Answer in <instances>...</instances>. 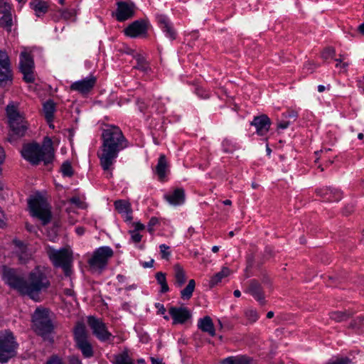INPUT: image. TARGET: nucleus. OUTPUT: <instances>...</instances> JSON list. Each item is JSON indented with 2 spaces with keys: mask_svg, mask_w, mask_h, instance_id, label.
<instances>
[{
  "mask_svg": "<svg viewBox=\"0 0 364 364\" xmlns=\"http://www.w3.org/2000/svg\"><path fill=\"white\" fill-rule=\"evenodd\" d=\"M96 83V78L93 76L85 77L81 80L75 81L71 84L70 89L82 95L90 92Z\"/></svg>",
  "mask_w": 364,
  "mask_h": 364,
  "instance_id": "17",
  "label": "nucleus"
},
{
  "mask_svg": "<svg viewBox=\"0 0 364 364\" xmlns=\"http://www.w3.org/2000/svg\"><path fill=\"white\" fill-rule=\"evenodd\" d=\"M329 316L331 319L336 322L346 321L350 317V314L343 311H333L330 313Z\"/></svg>",
  "mask_w": 364,
  "mask_h": 364,
  "instance_id": "38",
  "label": "nucleus"
},
{
  "mask_svg": "<svg viewBox=\"0 0 364 364\" xmlns=\"http://www.w3.org/2000/svg\"><path fill=\"white\" fill-rule=\"evenodd\" d=\"M151 363L152 364H163L160 360L156 359L154 358H151Z\"/></svg>",
  "mask_w": 364,
  "mask_h": 364,
  "instance_id": "60",
  "label": "nucleus"
},
{
  "mask_svg": "<svg viewBox=\"0 0 364 364\" xmlns=\"http://www.w3.org/2000/svg\"><path fill=\"white\" fill-rule=\"evenodd\" d=\"M74 337L77 347L81 350L85 358L93 355V348L87 339V333L83 324H78L74 330Z\"/></svg>",
  "mask_w": 364,
  "mask_h": 364,
  "instance_id": "10",
  "label": "nucleus"
},
{
  "mask_svg": "<svg viewBox=\"0 0 364 364\" xmlns=\"http://www.w3.org/2000/svg\"><path fill=\"white\" fill-rule=\"evenodd\" d=\"M3 277L5 283L11 288L21 294L29 296L33 299L50 286L46 270L41 266H37L31 271L27 279L16 269L11 268L4 270Z\"/></svg>",
  "mask_w": 364,
  "mask_h": 364,
  "instance_id": "2",
  "label": "nucleus"
},
{
  "mask_svg": "<svg viewBox=\"0 0 364 364\" xmlns=\"http://www.w3.org/2000/svg\"><path fill=\"white\" fill-rule=\"evenodd\" d=\"M70 202L73 204L78 205L80 202V200L77 197H73L72 198H70Z\"/></svg>",
  "mask_w": 364,
  "mask_h": 364,
  "instance_id": "59",
  "label": "nucleus"
},
{
  "mask_svg": "<svg viewBox=\"0 0 364 364\" xmlns=\"http://www.w3.org/2000/svg\"><path fill=\"white\" fill-rule=\"evenodd\" d=\"M358 31L360 33L364 35V22L358 26Z\"/></svg>",
  "mask_w": 364,
  "mask_h": 364,
  "instance_id": "62",
  "label": "nucleus"
},
{
  "mask_svg": "<svg viewBox=\"0 0 364 364\" xmlns=\"http://www.w3.org/2000/svg\"><path fill=\"white\" fill-rule=\"evenodd\" d=\"M160 254L162 259L168 260L171 256L170 247L162 244L159 245Z\"/></svg>",
  "mask_w": 364,
  "mask_h": 364,
  "instance_id": "40",
  "label": "nucleus"
},
{
  "mask_svg": "<svg viewBox=\"0 0 364 364\" xmlns=\"http://www.w3.org/2000/svg\"><path fill=\"white\" fill-rule=\"evenodd\" d=\"M326 90V87L324 85H319L318 86V91L319 92H323L324 90Z\"/></svg>",
  "mask_w": 364,
  "mask_h": 364,
  "instance_id": "63",
  "label": "nucleus"
},
{
  "mask_svg": "<svg viewBox=\"0 0 364 364\" xmlns=\"http://www.w3.org/2000/svg\"><path fill=\"white\" fill-rule=\"evenodd\" d=\"M245 293L251 295L260 304L264 305L266 303L264 293L259 282L257 279H250L247 282Z\"/></svg>",
  "mask_w": 364,
  "mask_h": 364,
  "instance_id": "14",
  "label": "nucleus"
},
{
  "mask_svg": "<svg viewBox=\"0 0 364 364\" xmlns=\"http://www.w3.org/2000/svg\"><path fill=\"white\" fill-rule=\"evenodd\" d=\"M48 256L55 267H61L66 276L70 274L72 255L65 248L58 250L49 247L47 251Z\"/></svg>",
  "mask_w": 364,
  "mask_h": 364,
  "instance_id": "9",
  "label": "nucleus"
},
{
  "mask_svg": "<svg viewBox=\"0 0 364 364\" xmlns=\"http://www.w3.org/2000/svg\"><path fill=\"white\" fill-rule=\"evenodd\" d=\"M43 364H64L63 360L56 355H51Z\"/></svg>",
  "mask_w": 364,
  "mask_h": 364,
  "instance_id": "45",
  "label": "nucleus"
},
{
  "mask_svg": "<svg viewBox=\"0 0 364 364\" xmlns=\"http://www.w3.org/2000/svg\"><path fill=\"white\" fill-rule=\"evenodd\" d=\"M168 170V163L165 155H160L158 163L156 166V173L157 174L159 179L161 181L164 180Z\"/></svg>",
  "mask_w": 364,
  "mask_h": 364,
  "instance_id": "27",
  "label": "nucleus"
},
{
  "mask_svg": "<svg viewBox=\"0 0 364 364\" xmlns=\"http://www.w3.org/2000/svg\"><path fill=\"white\" fill-rule=\"evenodd\" d=\"M114 255L113 250L109 246L97 248L88 260V264L92 271L101 273L107 266L108 261Z\"/></svg>",
  "mask_w": 364,
  "mask_h": 364,
  "instance_id": "7",
  "label": "nucleus"
},
{
  "mask_svg": "<svg viewBox=\"0 0 364 364\" xmlns=\"http://www.w3.org/2000/svg\"><path fill=\"white\" fill-rule=\"evenodd\" d=\"M117 279L118 282L120 283H124L127 280V277L122 274H118L117 276Z\"/></svg>",
  "mask_w": 364,
  "mask_h": 364,
  "instance_id": "58",
  "label": "nucleus"
},
{
  "mask_svg": "<svg viewBox=\"0 0 364 364\" xmlns=\"http://www.w3.org/2000/svg\"><path fill=\"white\" fill-rule=\"evenodd\" d=\"M88 324L96 338L102 342H112L114 336L107 330L106 324L102 320L93 316L88 317Z\"/></svg>",
  "mask_w": 364,
  "mask_h": 364,
  "instance_id": "11",
  "label": "nucleus"
},
{
  "mask_svg": "<svg viewBox=\"0 0 364 364\" xmlns=\"http://www.w3.org/2000/svg\"><path fill=\"white\" fill-rule=\"evenodd\" d=\"M223 150L225 153H232L237 149V144L230 139H225L222 142Z\"/></svg>",
  "mask_w": 364,
  "mask_h": 364,
  "instance_id": "37",
  "label": "nucleus"
},
{
  "mask_svg": "<svg viewBox=\"0 0 364 364\" xmlns=\"http://www.w3.org/2000/svg\"><path fill=\"white\" fill-rule=\"evenodd\" d=\"M262 282L264 284H267L270 282V279L267 277L264 276Z\"/></svg>",
  "mask_w": 364,
  "mask_h": 364,
  "instance_id": "61",
  "label": "nucleus"
},
{
  "mask_svg": "<svg viewBox=\"0 0 364 364\" xmlns=\"http://www.w3.org/2000/svg\"><path fill=\"white\" fill-rule=\"evenodd\" d=\"M134 225V229L133 230H136L137 232H139V230H142L145 228V226L141 223H135Z\"/></svg>",
  "mask_w": 364,
  "mask_h": 364,
  "instance_id": "55",
  "label": "nucleus"
},
{
  "mask_svg": "<svg viewBox=\"0 0 364 364\" xmlns=\"http://www.w3.org/2000/svg\"><path fill=\"white\" fill-rule=\"evenodd\" d=\"M316 193L326 202H338L343 197V193L340 190L331 187L316 189Z\"/></svg>",
  "mask_w": 364,
  "mask_h": 364,
  "instance_id": "19",
  "label": "nucleus"
},
{
  "mask_svg": "<svg viewBox=\"0 0 364 364\" xmlns=\"http://www.w3.org/2000/svg\"><path fill=\"white\" fill-rule=\"evenodd\" d=\"M360 325H364V316H358L350 323V326L353 328Z\"/></svg>",
  "mask_w": 364,
  "mask_h": 364,
  "instance_id": "50",
  "label": "nucleus"
},
{
  "mask_svg": "<svg viewBox=\"0 0 364 364\" xmlns=\"http://www.w3.org/2000/svg\"><path fill=\"white\" fill-rule=\"evenodd\" d=\"M156 18L159 28L164 33L165 36L172 41L175 40L177 33L170 19L164 14L156 15Z\"/></svg>",
  "mask_w": 364,
  "mask_h": 364,
  "instance_id": "18",
  "label": "nucleus"
},
{
  "mask_svg": "<svg viewBox=\"0 0 364 364\" xmlns=\"http://www.w3.org/2000/svg\"><path fill=\"white\" fill-rule=\"evenodd\" d=\"M117 5V9L114 16L118 21H124L134 16L135 7L133 4H129L125 1H119Z\"/></svg>",
  "mask_w": 364,
  "mask_h": 364,
  "instance_id": "16",
  "label": "nucleus"
},
{
  "mask_svg": "<svg viewBox=\"0 0 364 364\" xmlns=\"http://www.w3.org/2000/svg\"><path fill=\"white\" fill-rule=\"evenodd\" d=\"M174 271V284L177 287H181L186 282V276L185 271L179 264H176L173 266Z\"/></svg>",
  "mask_w": 364,
  "mask_h": 364,
  "instance_id": "29",
  "label": "nucleus"
},
{
  "mask_svg": "<svg viewBox=\"0 0 364 364\" xmlns=\"http://www.w3.org/2000/svg\"><path fill=\"white\" fill-rule=\"evenodd\" d=\"M18 344L10 330L0 331V363H6L17 353Z\"/></svg>",
  "mask_w": 364,
  "mask_h": 364,
  "instance_id": "6",
  "label": "nucleus"
},
{
  "mask_svg": "<svg viewBox=\"0 0 364 364\" xmlns=\"http://www.w3.org/2000/svg\"><path fill=\"white\" fill-rule=\"evenodd\" d=\"M69 364H82L78 357L71 356L69 359Z\"/></svg>",
  "mask_w": 364,
  "mask_h": 364,
  "instance_id": "53",
  "label": "nucleus"
},
{
  "mask_svg": "<svg viewBox=\"0 0 364 364\" xmlns=\"http://www.w3.org/2000/svg\"><path fill=\"white\" fill-rule=\"evenodd\" d=\"M0 14L2 16L0 18V28L6 29L7 32H11L14 25L12 14L11 12V5L9 2L5 0V7L1 9Z\"/></svg>",
  "mask_w": 364,
  "mask_h": 364,
  "instance_id": "22",
  "label": "nucleus"
},
{
  "mask_svg": "<svg viewBox=\"0 0 364 364\" xmlns=\"http://www.w3.org/2000/svg\"><path fill=\"white\" fill-rule=\"evenodd\" d=\"M29 5L38 17L43 16L48 9L47 3L42 0H32Z\"/></svg>",
  "mask_w": 364,
  "mask_h": 364,
  "instance_id": "28",
  "label": "nucleus"
},
{
  "mask_svg": "<svg viewBox=\"0 0 364 364\" xmlns=\"http://www.w3.org/2000/svg\"><path fill=\"white\" fill-rule=\"evenodd\" d=\"M335 55V49L332 47H328L323 50L321 56L324 60L331 58Z\"/></svg>",
  "mask_w": 364,
  "mask_h": 364,
  "instance_id": "42",
  "label": "nucleus"
},
{
  "mask_svg": "<svg viewBox=\"0 0 364 364\" xmlns=\"http://www.w3.org/2000/svg\"><path fill=\"white\" fill-rule=\"evenodd\" d=\"M21 152L23 159L33 165H38L41 161L48 165L54 159L53 141L48 136L44 138L41 146L37 143L27 144L23 145Z\"/></svg>",
  "mask_w": 364,
  "mask_h": 364,
  "instance_id": "3",
  "label": "nucleus"
},
{
  "mask_svg": "<svg viewBox=\"0 0 364 364\" xmlns=\"http://www.w3.org/2000/svg\"><path fill=\"white\" fill-rule=\"evenodd\" d=\"M147 25L144 21L137 20L129 25L124 33L127 36L136 38L146 33Z\"/></svg>",
  "mask_w": 364,
  "mask_h": 364,
  "instance_id": "21",
  "label": "nucleus"
},
{
  "mask_svg": "<svg viewBox=\"0 0 364 364\" xmlns=\"http://www.w3.org/2000/svg\"><path fill=\"white\" fill-rule=\"evenodd\" d=\"M230 273L228 267H223V269L214 274L209 281V286L210 288L218 284L223 278L227 277Z\"/></svg>",
  "mask_w": 364,
  "mask_h": 364,
  "instance_id": "31",
  "label": "nucleus"
},
{
  "mask_svg": "<svg viewBox=\"0 0 364 364\" xmlns=\"http://www.w3.org/2000/svg\"><path fill=\"white\" fill-rule=\"evenodd\" d=\"M159 219L156 217H152L149 221V223H148V225H147V229H148V231L150 232V233H153L154 232V226L156 225L157 224H159Z\"/></svg>",
  "mask_w": 364,
  "mask_h": 364,
  "instance_id": "46",
  "label": "nucleus"
},
{
  "mask_svg": "<svg viewBox=\"0 0 364 364\" xmlns=\"http://www.w3.org/2000/svg\"><path fill=\"white\" fill-rule=\"evenodd\" d=\"M6 111L10 128L7 141L14 144L25 136L28 129V122L14 105H8Z\"/></svg>",
  "mask_w": 364,
  "mask_h": 364,
  "instance_id": "4",
  "label": "nucleus"
},
{
  "mask_svg": "<svg viewBox=\"0 0 364 364\" xmlns=\"http://www.w3.org/2000/svg\"><path fill=\"white\" fill-rule=\"evenodd\" d=\"M34 331L45 337L53 330V325L49 317V311L45 309H36L32 317Z\"/></svg>",
  "mask_w": 364,
  "mask_h": 364,
  "instance_id": "8",
  "label": "nucleus"
},
{
  "mask_svg": "<svg viewBox=\"0 0 364 364\" xmlns=\"http://www.w3.org/2000/svg\"><path fill=\"white\" fill-rule=\"evenodd\" d=\"M250 124L255 127L256 132L258 135L264 136L269 130L271 126V120L266 114L256 116L250 122Z\"/></svg>",
  "mask_w": 364,
  "mask_h": 364,
  "instance_id": "20",
  "label": "nucleus"
},
{
  "mask_svg": "<svg viewBox=\"0 0 364 364\" xmlns=\"http://www.w3.org/2000/svg\"><path fill=\"white\" fill-rule=\"evenodd\" d=\"M351 360L348 358H338L335 360H329L326 364H350Z\"/></svg>",
  "mask_w": 364,
  "mask_h": 364,
  "instance_id": "44",
  "label": "nucleus"
},
{
  "mask_svg": "<svg viewBox=\"0 0 364 364\" xmlns=\"http://www.w3.org/2000/svg\"><path fill=\"white\" fill-rule=\"evenodd\" d=\"M252 358L247 355L229 356L223 359L220 364H252Z\"/></svg>",
  "mask_w": 364,
  "mask_h": 364,
  "instance_id": "25",
  "label": "nucleus"
},
{
  "mask_svg": "<svg viewBox=\"0 0 364 364\" xmlns=\"http://www.w3.org/2000/svg\"><path fill=\"white\" fill-rule=\"evenodd\" d=\"M185 197V191L183 188H176L164 195L166 200L174 206L183 204Z\"/></svg>",
  "mask_w": 364,
  "mask_h": 364,
  "instance_id": "23",
  "label": "nucleus"
},
{
  "mask_svg": "<svg viewBox=\"0 0 364 364\" xmlns=\"http://www.w3.org/2000/svg\"><path fill=\"white\" fill-rule=\"evenodd\" d=\"M136 62V65L134 66L135 69L139 70L142 72L146 73L150 70L149 64L146 59L141 55H138L135 57Z\"/></svg>",
  "mask_w": 364,
  "mask_h": 364,
  "instance_id": "35",
  "label": "nucleus"
},
{
  "mask_svg": "<svg viewBox=\"0 0 364 364\" xmlns=\"http://www.w3.org/2000/svg\"><path fill=\"white\" fill-rule=\"evenodd\" d=\"M290 123V121L285 120L284 119V120L280 121L277 123V128L281 129H287L289 126Z\"/></svg>",
  "mask_w": 364,
  "mask_h": 364,
  "instance_id": "51",
  "label": "nucleus"
},
{
  "mask_svg": "<svg viewBox=\"0 0 364 364\" xmlns=\"http://www.w3.org/2000/svg\"><path fill=\"white\" fill-rule=\"evenodd\" d=\"M154 262V259H151L149 262H143L142 266L144 268H150V267H153Z\"/></svg>",
  "mask_w": 364,
  "mask_h": 364,
  "instance_id": "56",
  "label": "nucleus"
},
{
  "mask_svg": "<svg viewBox=\"0 0 364 364\" xmlns=\"http://www.w3.org/2000/svg\"><path fill=\"white\" fill-rule=\"evenodd\" d=\"M343 58H336L335 60V61L336 62V67L340 68L343 71H346L349 64L346 62H343Z\"/></svg>",
  "mask_w": 364,
  "mask_h": 364,
  "instance_id": "49",
  "label": "nucleus"
},
{
  "mask_svg": "<svg viewBox=\"0 0 364 364\" xmlns=\"http://www.w3.org/2000/svg\"><path fill=\"white\" fill-rule=\"evenodd\" d=\"M102 144L97 151L100 165L107 178L113 177L114 164L119 153L129 146V141L121 129L115 125L105 124L101 134Z\"/></svg>",
  "mask_w": 364,
  "mask_h": 364,
  "instance_id": "1",
  "label": "nucleus"
},
{
  "mask_svg": "<svg viewBox=\"0 0 364 364\" xmlns=\"http://www.w3.org/2000/svg\"><path fill=\"white\" fill-rule=\"evenodd\" d=\"M357 85L361 92L364 94V75L357 80Z\"/></svg>",
  "mask_w": 364,
  "mask_h": 364,
  "instance_id": "52",
  "label": "nucleus"
},
{
  "mask_svg": "<svg viewBox=\"0 0 364 364\" xmlns=\"http://www.w3.org/2000/svg\"><path fill=\"white\" fill-rule=\"evenodd\" d=\"M233 294H234V296H235V297H237V298H238V297H240V296H241V292H240V290L236 289V290H235V291H234Z\"/></svg>",
  "mask_w": 364,
  "mask_h": 364,
  "instance_id": "64",
  "label": "nucleus"
},
{
  "mask_svg": "<svg viewBox=\"0 0 364 364\" xmlns=\"http://www.w3.org/2000/svg\"><path fill=\"white\" fill-rule=\"evenodd\" d=\"M196 282L194 279H190L187 286L181 291V297L183 300H188L191 298L195 289Z\"/></svg>",
  "mask_w": 364,
  "mask_h": 364,
  "instance_id": "33",
  "label": "nucleus"
},
{
  "mask_svg": "<svg viewBox=\"0 0 364 364\" xmlns=\"http://www.w3.org/2000/svg\"><path fill=\"white\" fill-rule=\"evenodd\" d=\"M19 69L23 75V80L25 82L28 83L34 82V61L31 53L26 51L21 53L19 57Z\"/></svg>",
  "mask_w": 364,
  "mask_h": 364,
  "instance_id": "12",
  "label": "nucleus"
},
{
  "mask_svg": "<svg viewBox=\"0 0 364 364\" xmlns=\"http://www.w3.org/2000/svg\"><path fill=\"white\" fill-rule=\"evenodd\" d=\"M156 279L159 284L161 285V293H166L169 291L168 285L166 282V274L161 272H159L156 274Z\"/></svg>",
  "mask_w": 364,
  "mask_h": 364,
  "instance_id": "36",
  "label": "nucleus"
},
{
  "mask_svg": "<svg viewBox=\"0 0 364 364\" xmlns=\"http://www.w3.org/2000/svg\"><path fill=\"white\" fill-rule=\"evenodd\" d=\"M13 80L10 59L6 51L0 50V87L6 86Z\"/></svg>",
  "mask_w": 364,
  "mask_h": 364,
  "instance_id": "13",
  "label": "nucleus"
},
{
  "mask_svg": "<svg viewBox=\"0 0 364 364\" xmlns=\"http://www.w3.org/2000/svg\"><path fill=\"white\" fill-rule=\"evenodd\" d=\"M61 172L64 176L70 177L73 175V167L70 162H63V164L61 166Z\"/></svg>",
  "mask_w": 364,
  "mask_h": 364,
  "instance_id": "39",
  "label": "nucleus"
},
{
  "mask_svg": "<svg viewBox=\"0 0 364 364\" xmlns=\"http://www.w3.org/2000/svg\"><path fill=\"white\" fill-rule=\"evenodd\" d=\"M283 117L287 119H292L293 122L296 121L298 117V113L296 111L293 109H289L286 112L282 114Z\"/></svg>",
  "mask_w": 364,
  "mask_h": 364,
  "instance_id": "43",
  "label": "nucleus"
},
{
  "mask_svg": "<svg viewBox=\"0 0 364 364\" xmlns=\"http://www.w3.org/2000/svg\"><path fill=\"white\" fill-rule=\"evenodd\" d=\"M198 328L203 332L208 333L210 336L215 335V327L212 321V318L208 316H204L200 318L198 321Z\"/></svg>",
  "mask_w": 364,
  "mask_h": 364,
  "instance_id": "24",
  "label": "nucleus"
},
{
  "mask_svg": "<svg viewBox=\"0 0 364 364\" xmlns=\"http://www.w3.org/2000/svg\"><path fill=\"white\" fill-rule=\"evenodd\" d=\"M245 316L251 322L255 323L259 318V315L257 311L253 309H249L245 311Z\"/></svg>",
  "mask_w": 364,
  "mask_h": 364,
  "instance_id": "41",
  "label": "nucleus"
},
{
  "mask_svg": "<svg viewBox=\"0 0 364 364\" xmlns=\"http://www.w3.org/2000/svg\"><path fill=\"white\" fill-rule=\"evenodd\" d=\"M156 307L158 309L159 313L161 314H164L166 311L165 307L161 304H159V303L156 304Z\"/></svg>",
  "mask_w": 364,
  "mask_h": 364,
  "instance_id": "54",
  "label": "nucleus"
},
{
  "mask_svg": "<svg viewBox=\"0 0 364 364\" xmlns=\"http://www.w3.org/2000/svg\"><path fill=\"white\" fill-rule=\"evenodd\" d=\"M168 313L173 319V324H183L192 316L190 310L187 307L171 306Z\"/></svg>",
  "mask_w": 364,
  "mask_h": 364,
  "instance_id": "15",
  "label": "nucleus"
},
{
  "mask_svg": "<svg viewBox=\"0 0 364 364\" xmlns=\"http://www.w3.org/2000/svg\"><path fill=\"white\" fill-rule=\"evenodd\" d=\"M55 111V105L53 100H48L43 104L44 116L47 122L49 124V127L51 128L54 127L52 122L53 121Z\"/></svg>",
  "mask_w": 364,
  "mask_h": 364,
  "instance_id": "26",
  "label": "nucleus"
},
{
  "mask_svg": "<svg viewBox=\"0 0 364 364\" xmlns=\"http://www.w3.org/2000/svg\"><path fill=\"white\" fill-rule=\"evenodd\" d=\"M114 208L119 213L130 214L132 213L130 203L123 200H116Z\"/></svg>",
  "mask_w": 364,
  "mask_h": 364,
  "instance_id": "34",
  "label": "nucleus"
},
{
  "mask_svg": "<svg viewBox=\"0 0 364 364\" xmlns=\"http://www.w3.org/2000/svg\"><path fill=\"white\" fill-rule=\"evenodd\" d=\"M113 364H134L132 358L129 356L128 350L126 349L122 353L114 355Z\"/></svg>",
  "mask_w": 364,
  "mask_h": 364,
  "instance_id": "32",
  "label": "nucleus"
},
{
  "mask_svg": "<svg viewBox=\"0 0 364 364\" xmlns=\"http://www.w3.org/2000/svg\"><path fill=\"white\" fill-rule=\"evenodd\" d=\"M85 228L82 227H77L75 229V232L78 235H82L85 233Z\"/></svg>",
  "mask_w": 364,
  "mask_h": 364,
  "instance_id": "57",
  "label": "nucleus"
},
{
  "mask_svg": "<svg viewBox=\"0 0 364 364\" xmlns=\"http://www.w3.org/2000/svg\"><path fill=\"white\" fill-rule=\"evenodd\" d=\"M76 16V11L75 9H60L58 11V14H55L53 20L55 21H58L60 19H64L65 21L73 20L75 21V17Z\"/></svg>",
  "mask_w": 364,
  "mask_h": 364,
  "instance_id": "30",
  "label": "nucleus"
},
{
  "mask_svg": "<svg viewBox=\"0 0 364 364\" xmlns=\"http://www.w3.org/2000/svg\"><path fill=\"white\" fill-rule=\"evenodd\" d=\"M28 205L33 217L41 221L43 225L48 224L52 218L50 207L41 195H36L28 200Z\"/></svg>",
  "mask_w": 364,
  "mask_h": 364,
  "instance_id": "5",
  "label": "nucleus"
},
{
  "mask_svg": "<svg viewBox=\"0 0 364 364\" xmlns=\"http://www.w3.org/2000/svg\"><path fill=\"white\" fill-rule=\"evenodd\" d=\"M195 92L198 97L203 99H207L210 97L209 92L206 91L202 87H196Z\"/></svg>",
  "mask_w": 364,
  "mask_h": 364,
  "instance_id": "48",
  "label": "nucleus"
},
{
  "mask_svg": "<svg viewBox=\"0 0 364 364\" xmlns=\"http://www.w3.org/2000/svg\"><path fill=\"white\" fill-rule=\"evenodd\" d=\"M131 240L135 243H138L141 240L142 235L136 230H130Z\"/></svg>",
  "mask_w": 364,
  "mask_h": 364,
  "instance_id": "47",
  "label": "nucleus"
}]
</instances>
